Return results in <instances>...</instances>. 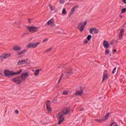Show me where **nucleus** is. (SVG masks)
<instances>
[{
    "label": "nucleus",
    "mask_w": 126,
    "mask_h": 126,
    "mask_svg": "<svg viewBox=\"0 0 126 126\" xmlns=\"http://www.w3.org/2000/svg\"><path fill=\"white\" fill-rule=\"evenodd\" d=\"M50 7L51 9V10H55V8H56V7L54 6H53L52 5H50Z\"/></svg>",
    "instance_id": "393cba45"
},
{
    "label": "nucleus",
    "mask_w": 126,
    "mask_h": 126,
    "mask_svg": "<svg viewBox=\"0 0 126 126\" xmlns=\"http://www.w3.org/2000/svg\"><path fill=\"white\" fill-rule=\"evenodd\" d=\"M40 42H36L35 43H29L27 45V49H30V48H36L37 46L40 45Z\"/></svg>",
    "instance_id": "423d86ee"
},
{
    "label": "nucleus",
    "mask_w": 126,
    "mask_h": 126,
    "mask_svg": "<svg viewBox=\"0 0 126 126\" xmlns=\"http://www.w3.org/2000/svg\"><path fill=\"white\" fill-rule=\"evenodd\" d=\"M28 29L30 32H32V33H34L35 32H37V31H38V29L35 27H29Z\"/></svg>",
    "instance_id": "9d476101"
},
{
    "label": "nucleus",
    "mask_w": 126,
    "mask_h": 126,
    "mask_svg": "<svg viewBox=\"0 0 126 126\" xmlns=\"http://www.w3.org/2000/svg\"><path fill=\"white\" fill-rule=\"evenodd\" d=\"M94 31L95 34L98 33V30L97 29L94 28Z\"/></svg>",
    "instance_id": "c85d7f7f"
},
{
    "label": "nucleus",
    "mask_w": 126,
    "mask_h": 126,
    "mask_svg": "<svg viewBox=\"0 0 126 126\" xmlns=\"http://www.w3.org/2000/svg\"><path fill=\"white\" fill-rule=\"evenodd\" d=\"M11 57V53H4L0 56V59H1L2 60L3 59H8V58H10Z\"/></svg>",
    "instance_id": "0eeeda50"
},
{
    "label": "nucleus",
    "mask_w": 126,
    "mask_h": 126,
    "mask_svg": "<svg viewBox=\"0 0 126 126\" xmlns=\"http://www.w3.org/2000/svg\"><path fill=\"white\" fill-rule=\"evenodd\" d=\"M108 78H109V74H108V72H107V71H105L102 76V82H103V81H105L106 80H108Z\"/></svg>",
    "instance_id": "6e6552de"
},
{
    "label": "nucleus",
    "mask_w": 126,
    "mask_h": 126,
    "mask_svg": "<svg viewBox=\"0 0 126 126\" xmlns=\"http://www.w3.org/2000/svg\"><path fill=\"white\" fill-rule=\"evenodd\" d=\"M51 101H47L46 103V108L47 109L48 112H51L52 111V109L51 108Z\"/></svg>",
    "instance_id": "f8f14e48"
},
{
    "label": "nucleus",
    "mask_w": 126,
    "mask_h": 126,
    "mask_svg": "<svg viewBox=\"0 0 126 126\" xmlns=\"http://www.w3.org/2000/svg\"><path fill=\"white\" fill-rule=\"evenodd\" d=\"M53 102H55V100H53Z\"/></svg>",
    "instance_id": "ea45409f"
},
{
    "label": "nucleus",
    "mask_w": 126,
    "mask_h": 126,
    "mask_svg": "<svg viewBox=\"0 0 126 126\" xmlns=\"http://www.w3.org/2000/svg\"><path fill=\"white\" fill-rule=\"evenodd\" d=\"M122 1L124 3H126V0H122Z\"/></svg>",
    "instance_id": "f704fd0d"
},
{
    "label": "nucleus",
    "mask_w": 126,
    "mask_h": 126,
    "mask_svg": "<svg viewBox=\"0 0 126 126\" xmlns=\"http://www.w3.org/2000/svg\"><path fill=\"white\" fill-rule=\"evenodd\" d=\"M116 70H117V68L115 67L113 69V70L112 71V73L114 74V73H115V72H116Z\"/></svg>",
    "instance_id": "7c9ffc66"
},
{
    "label": "nucleus",
    "mask_w": 126,
    "mask_h": 126,
    "mask_svg": "<svg viewBox=\"0 0 126 126\" xmlns=\"http://www.w3.org/2000/svg\"><path fill=\"white\" fill-rule=\"evenodd\" d=\"M49 41V39L46 38L43 40V43H46V42H48Z\"/></svg>",
    "instance_id": "c756f323"
},
{
    "label": "nucleus",
    "mask_w": 126,
    "mask_h": 126,
    "mask_svg": "<svg viewBox=\"0 0 126 126\" xmlns=\"http://www.w3.org/2000/svg\"><path fill=\"white\" fill-rule=\"evenodd\" d=\"M72 74V72H71V71H64L62 74L61 76L59 79V80L58 81V83H60L61 80H62V78H63V76L64 77H69V76H70V75H71Z\"/></svg>",
    "instance_id": "20e7f679"
},
{
    "label": "nucleus",
    "mask_w": 126,
    "mask_h": 126,
    "mask_svg": "<svg viewBox=\"0 0 126 126\" xmlns=\"http://www.w3.org/2000/svg\"><path fill=\"white\" fill-rule=\"evenodd\" d=\"M82 94H83V91H82V89L81 88H80V90H77L75 93V95L76 96H81Z\"/></svg>",
    "instance_id": "1a4fd4ad"
},
{
    "label": "nucleus",
    "mask_w": 126,
    "mask_h": 126,
    "mask_svg": "<svg viewBox=\"0 0 126 126\" xmlns=\"http://www.w3.org/2000/svg\"><path fill=\"white\" fill-rule=\"evenodd\" d=\"M29 77V72L25 70L21 74V76L16 77L12 79V81L17 84H21L23 81H25L27 78Z\"/></svg>",
    "instance_id": "f257e3e1"
},
{
    "label": "nucleus",
    "mask_w": 126,
    "mask_h": 126,
    "mask_svg": "<svg viewBox=\"0 0 126 126\" xmlns=\"http://www.w3.org/2000/svg\"><path fill=\"white\" fill-rule=\"evenodd\" d=\"M26 52H27V50L24 49L23 51H22L20 52H18V55L19 56H21V55H24V54H25L26 53Z\"/></svg>",
    "instance_id": "f3484780"
},
{
    "label": "nucleus",
    "mask_w": 126,
    "mask_h": 126,
    "mask_svg": "<svg viewBox=\"0 0 126 126\" xmlns=\"http://www.w3.org/2000/svg\"><path fill=\"white\" fill-rule=\"evenodd\" d=\"M116 52H117V49H115V50L113 51V53H116Z\"/></svg>",
    "instance_id": "c9c22d12"
},
{
    "label": "nucleus",
    "mask_w": 126,
    "mask_h": 126,
    "mask_svg": "<svg viewBox=\"0 0 126 126\" xmlns=\"http://www.w3.org/2000/svg\"><path fill=\"white\" fill-rule=\"evenodd\" d=\"M62 13L64 15H65L66 14L67 12L65 10V8H63V11H62Z\"/></svg>",
    "instance_id": "5701e85b"
},
{
    "label": "nucleus",
    "mask_w": 126,
    "mask_h": 126,
    "mask_svg": "<svg viewBox=\"0 0 126 126\" xmlns=\"http://www.w3.org/2000/svg\"><path fill=\"white\" fill-rule=\"evenodd\" d=\"M114 124H115V123H112V124H111V126H112L113 125H114Z\"/></svg>",
    "instance_id": "e433bc0d"
},
{
    "label": "nucleus",
    "mask_w": 126,
    "mask_h": 126,
    "mask_svg": "<svg viewBox=\"0 0 126 126\" xmlns=\"http://www.w3.org/2000/svg\"><path fill=\"white\" fill-rule=\"evenodd\" d=\"M109 117H110V113H107L105 116H104L102 119L99 121V122H105L107 121L108 119H109Z\"/></svg>",
    "instance_id": "9b49d317"
},
{
    "label": "nucleus",
    "mask_w": 126,
    "mask_h": 126,
    "mask_svg": "<svg viewBox=\"0 0 126 126\" xmlns=\"http://www.w3.org/2000/svg\"><path fill=\"white\" fill-rule=\"evenodd\" d=\"M70 112V108H65L63 110L62 113H59L57 116V119L59 120L58 124L61 125L63 121H64V118L63 116L69 114Z\"/></svg>",
    "instance_id": "f03ea898"
},
{
    "label": "nucleus",
    "mask_w": 126,
    "mask_h": 126,
    "mask_svg": "<svg viewBox=\"0 0 126 126\" xmlns=\"http://www.w3.org/2000/svg\"><path fill=\"white\" fill-rule=\"evenodd\" d=\"M15 114H16V115H18V114H19V111H18L17 110H16L15 111Z\"/></svg>",
    "instance_id": "2f4dec72"
},
{
    "label": "nucleus",
    "mask_w": 126,
    "mask_h": 126,
    "mask_svg": "<svg viewBox=\"0 0 126 126\" xmlns=\"http://www.w3.org/2000/svg\"><path fill=\"white\" fill-rule=\"evenodd\" d=\"M13 50H14V51H19L20 50H21V47L17 46H14L13 47Z\"/></svg>",
    "instance_id": "6ab92c4d"
},
{
    "label": "nucleus",
    "mask_w": 126,
    "mask_h": 126,
    "mask_svg": "<svg viewBox=\"0 0 126 126\" xmlns=\"http://www.w3.org/2000/svg\"><path fill=\"white\" fill-rule=\"evenodd\" d=\"M60 3H62L63 4V3H64V0H60Z\"/></svg>",
    "instance_id": "72a5a7b5"
},
{
    "label": "nucleus",
    "mask_w": 126,
    "mask_h": 126,
    "mask_svg": "<svg viewBox=\"0 0 126 126\" xmlns=\"http://www.w3.org/2000/svg\"><path fill=\"white\" fill-rule=\"evenodd\" d=\"M109 53H110V50L106 49L105 51V55H109Z\"/></svg>",
    "instance_id": "bb28decb"
},
{
    "label": "nucleus",
    "mask_w": 126,
    "mask_h": 126,
    "mask_svg": "<svg viewBox=\"0 0 126 126\" xmlns=\"http://www.w3.org/2000/svg\"><path fill=\"white\" fill-rule=\"evenodd\" d=\"M30 20H29V22H30V23H31V22L30 21Z\"/></svg>",
    "instance_id": "4c0bfd02"
},
{
    "label": "nucleus",
    "mask_w": 126,
    "mask_h": 126,
    "mask_svg": "<svg viewBox=\"0 0 126 126\" xmlns=\"http://www.w3.org/2000/svg\"><path fill=\"white\" fill-rule=\"evenodd\" d=\"M41 70H42L41 69L36 70L34 73L35 76H38V75H39V73H40V71H41Z\"/></svg>",
    "instance_id": "a211bd4d"
},
{
    "label": "nucleus",
    "mask_w": 126,
    "mask_h": 126,
    "mask_svg": "<svg viewBox=\"0 0 126 126\" xmlns=\"http://www.w3.org/2000/svg\"><path fill=\"white\" fill-rule=\"evenodd\" d=\"M47 25L54 27V26H55V22H54V20L51 19L48 21L47 23Z\"/></svg>",
    "instance_id": "ddd939ff"
},
{
    "label": "nucleus",
    "mask_w": 126,
    "mask_h": 126,
    "mask_svg": "<svg viewBox=\"0 0 126 126\" xmlns=\"http://www.w3.org/2000/svg\"><path fill=\"white\" fill-rule=\"evenodd\" d=\"M24 63H27V60H23L19 61V62L18 63V64H23Z\"/></svg>",
    "instance_id": "dca6fc26"
},
{
    "label": "nucleus",
    "mask_w": 126,
    "mask_h": 126,
    "mask_svg": "<svg viewBox=\"0 0 126 126\" xmlns=\"http://www.w3.org/2000/svg\"><path fill=\"white\" fill-rule=\"evenodd\" d=\"M126 11V8H122V9L121 10V13H125Z\"/></svg>",
    "instance_id": "b1692460"
},
{
    "label": "nucleus",
    "mask_w": 126,
    "mask_h": 126,
    "mask_svg": "<svg viewBox=\"0 0 126 126\" xmlns=\"http://www.w3.org/2000/svg\"><path fill=\"white\" fill-rule=\"evenodd\" d=\"M69 94V90H65L63 91V95H68Z\"/></svg>",
    "instance_id": "aec40b11"
},
{
    "label": "nucleus",
    "mask_w": 126,
    "mask_h": 126,
    "mask_svg": "<svg viewBox=\"0 0 126 126\" xmlns=\"http://www.w3.org/2000/svg\"><path fill=\"white\" fill-rule=\"evenodd\" d=\"M1 75H2V74H0Z\"/></svg>",
    "instance_id": "58836bf2"
},
{
    "label": "nucleus",
    "mask_w": 126,
    "mask_h": 126,
    "mask_svg": "<svg viewBox=\"0 0 126 126\" xmlns=\"http://www.w3.org/2000/svg\"><path fill=\"white\" fill-rule=\"evenodd\" d=\"M77 6H74L72 9H71V12L72 13H73V12H74V11H75V10H76L77 9Z\"/></svg>",
    "instance_id": "412c9836"
},
{
    "label": "nucleus",
    "mask_w": 126,
    "mask_h": 126,
    "mask_svg": "<svg viewBox=\"0 0 126 126\" xmlns=\"http://www.w3.org/2000/svg\"><path fill=\"white\" fill-rule=\"evenodd\" d=\"M125 32V30L124 29H122L120 31V32L119 34V39H122L123 38V36H124V33Z\"/></svg>",
    "instance_id": "4468645a"
},
{
    "label": "nucleus",
    "mask_w": 126,
    "mask_h": 126,
    "mask_svg": "<svg viewBox=\"0 0 126 126\" xmlns=\"http://www.w3.org/2000/svg\"><path fill=\"white\" fill-rule=\"evenodd\" d=\"M93 31H94V28H92L90 30V34H92L93 33Z\"/></svg>",
    "instance_id": "cd10ccee"
},
{
    "label": "nucleus",
    "mask_w": 126,
    "mask_h": 126,
    "mask_svg": "<svg viewBox=\"0 0 126 126\" xmlns=\"http://www.w3.org/2000/svg\"><path fill=\"white\" fill-rule=\"evenodd\" d=\"M91 38H92V36L91 35H88L87 39H88V40L90 41V40H91Z\"/></svg>",
    "instance_id": "a878e982"
},
{
    "label": "nucleus",
    "mask_w": 126,
    "mask_h": 126,
    "mask_svg": "<svg viewBox=\"0 0 126 126\" xmlns=\"http://www.w3.org/2000/svg\"><path fill=\"white\" fill-rule=\"evenodd\" d=\"M87 24V22L85 21L84 23H81L78 26V29H79L80 32H82L84 30V27Z\"/></svg>",
    "instance_id": "39448f33"
},
{
    "label": "nucleus",
    "mask_w": 126,
    "mask_h": 126,
    "mask_svg": "<svg viewBox=\"0 0 126 126\" xmlns=\"http://www.w3.org/2000/svg\"><path fill=\"white\" fill-rule=\"evenodd\" d=\"M103 46L105 49H108L110 46V43L108 41L104 40L103 41Z\"/></svg>",
    "instance_id": "2eb2a0df"
},
{
    "label": "nucleus",
    "mask_w": 126,
    "mask_h": 126,
    "mask_svg": "<svg viewBox=\"0 0 126 126\" xmlns=\"http://www.w3.org/2000/svg\"><path fill=\"white\" fill-rule=\"evenodd\" d=\"M52 50H53V48H50L45 50V53H50V52H51V51H52Z\"/></svg>",
    "instance_id": "4be33fe9"
},
{
    "label": "nucleus",
    "mask_w": 126,
    "mask_h": 126,
    "mask_svg": "<svg viewBox=\"0 0 126 126\" xmlns=\"http://www.w3.org/2000/svg\"><path fill=\"white\" fill-rule=\"evenodd\" d=\"M22 72V70H19L18 72H14L13 71H10L9 70H5L3 72L4 75L6 77H10L13 75H18Z\"/></svg>",
    "instance_id": "7ed1b4c3"
},
{
    "label": "nucleus",
    "mask_w": 126,
    "mask_h": 126,
    "mask_svg": "<svg viewBox=\"0 0 126 126\" xmlns=\"http://www.w3.org/2000/svg\"><path fill=\"white\" fill-rule=\"evenodd\" d=\"M84 44H87L88 43V41L87 39L84 40Z\"/></svg>",
    "instance_id": "473e14b6"
}]
</instances>
